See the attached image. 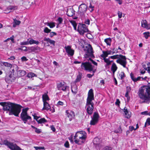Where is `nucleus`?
<instances>
[{
	"instance_id": "obj_1",
	"label": "nucleus",
	"mask_w": 150,
	"mask_h": 150,
	"mask_svg": "<svg viewBox=\"0 0 150 150\" xmlns=\"http://www.w3.org/2000/svg\"><path fill=\"white\" fill-rule=\"evenodd\" d=\"M0 105L3 106V109L4 111H9V115H14L16 117L18 116L22 107L19 105L10 102H0Z\"/></svg>"
},
{
	"instance_id": "obj_2",
	"label": "nucleus",
	"mask_w": 150,
	"mask_h": 150,
	"mask_svg": "<svg viewBox=\"0 0 150 150\" xmlns=\"http://www.w3.org/2000/svg\"><path fill=\"white\" fill-rule=\"evenodd\" d=\"M140 98L143 100L142 103H149L150 102V83L147 86H143L140 88L138 92Z\"/></svg>"
},
{
	"instance_id": "obj_3",
	"label": "nucleus",
	"mask_w": 150,
	"mask_h": 150,
	"mask_svg": "<svg viewBox=\"0 0 150 150\" xmlns=\"http://www.w3.org/2000/svg\"><path fill=\"white\" fill-rule=\"evenodd\" d=\"M86 138V133L85 131H81L77 132L74 136L75 143L78 145L84 142Z\"/></svg>"
},
{
	"instance_id": "obj_4",
	"label": "nucleus",
	"mask_w": 150,
	"mask_h": 150,
	"mask_svg": "<svg viewBox=\"0 0 150 150\" xmlns=\"http://www.w3.org/2000/svg\"><path fill=\"white\" fill-rule=\"evenodd\" d=\"M84 50L85 53L84 55L85 58H94L95 57L93 54V49L90 44L86 45L84 48Z\"/></svg>"
},
{
	"instance_id": "obj_5",
	"label": "nucleus",
	"mask_w": 150,
	"mask_h": 150,
	"mask_svg": "<svg viewBox=\"0 0 150 150\" xmlns=\"http://www.w3.org/2000/svg\"><path fill=\"white\" fill-rule=\"evenodd\" d=\"M81 68L82 69L91 72L92 71L94 70V66L89 62H82L81 65Z\"/></svg>"
},
{
	"instance_id": "obj_6",
	"label": "nucleus",
	"mask_w": 150,
	"mask_h": 150,
	"mask_svg": "<svg viewBox=\"0 0 150 150\" xmlns=\"http://www.w3.org/2000/svg\"><path fill=\"white\" fill-rule=\"evenodd\" d=\"M28 108H26L23 109L21 114V120L24 122V123H26L28 120H31V117L29 116L27 114V111Z\"/></svg>"
},
{
	"instance_id": "obj_7",
	"label": "nucleus",
	"mask_w": 150,
	"mask_h": 150,
	"mask_svg": "<svg viewBox=\"0 0 150 150\" xmlns=\"http://www.w3.org/2000/svg\"><path fill=\"white\" fill-rule=\"evenodd\" d=\"M88 29L85 24L79 23L78 26L77 31L81 35H83L86 33L88 32Z\"/></svg>"
},
{
	"instance_id": "obj_8",
	"label": "nucleus",
	"mask_w": 150,
	"mask_h": 150,
	"mask_svg": "<svg viewBox=\"0 0 150 150\" xmlns=\"http://www.w3.org/2000/svg\"><path fill=\"white\" fill-rule=\"evenodd\" d=\"M100 116L98 113L97 112H95L93 116L91 117V120L90 122V124L91 125H94L96 124L98 122Z\"/></svg>"
},
{
	"instance_id": "obj_9",
	"label": "nucleus",
	"mask_w": 150,
	"mask_h": 150,
	"mask_svg": "<svg viewBox=\"0 0 150 150\" xmlns=\"http://www.w3.org/2000/svg\"><path fill=\"white\" fill-rule=\"evenodd\" d=\"M94 103L92 102H87L86 105V111L89 115H91L93 112L94 108Z\"/></svg>"
},
{
	"instance_id": "obj_10",
	"label": "nucleus",
	"mask_w": 150,
	"mask_h": 150,
	"mask_svg": "<svg viewBox=\"0 0 150 150\" xmlns=\"http://www.w3.org/2000/svg\"><path fill=\"white\" fill-rule=\"evenodd\" d=\"M116 62L123 66L124 68H126L127 69H128V68L126 67L127 62L125 56L120 55V58L116 60Z\"/></svg>"
},
{
	"instance_id": "obj_11",
	"label": "nucleus",
	"mask_w": 150,
	"mask_h": 150,
	"mask_svg": "<svg viewBox=\"0 0 150 150\" xmlns=\"http://www.w3.org/2000/svg\"><path fill=\"white\" fill-rule=\"evenodd\" d=\"M64 48L69 56H72L74 55V50L71 49V46L70 45L66 46Z\"/></svg>"
},
{
	"instance_id": "obj_12",
	"label": "nucleus",
	"mask_w": 150,
	"mask_h": 150,
	"mask_svg": "<svg viewBox=\"0 0 150 150\" xmlns=\"http://www.w3.org/2000/svg\"><path fill=\"white\" fill-rule=\"evenodd\" d=\"M13 75L14 74H12V73H9L8 76L6 75L5 78V81L6 82L8 83H10L14 81L16 78Z\"/></svg>"
},
{
	"instance_id": "obj_13",
	"label": "nucleus",
	"mask_w": 150,
	"mask_h": 150,
	"mask_svg": "<svg viewBox=\"0 0 150 150\" xmlns=\"http://www.w3.org/2000/svg\"><path fill=\"white\" fill-rule=\"evenodd\" d=\"M57 88L59 91L62 90L65 91L68 87L64 85V82H61L57 83Z\"/></svg>"
},
{
	"instance_id": "obj_14",
	"label": "nucleus",
	"mask_w": 150,
	"mask_h": 150,
	"mask_svg": "<svg viewBox=\"0 0 150 150\" xmlns=\"http://www.w3.org/2000/svg\"><path fill=\"white\" fill-rule=\"evenodd\" d=\"M94 99L93 90L92 89L89 90L88 93V96L87 99V102H92Z\"/></svg>"
},
{
	"instance_id": "obj_15",
	"label": "nucleus",
	"mask_w": 150,
	"mask_h": 150,
	"mask_svg": "<svg viewBox=\"0 0 150 150\" xmlns=\"http://www.w3.org/2000/svg\"><path fill=\"white\" fill-rule=\"evenodd\" d=\"M66 113L67 118H69V121H71L72 118L74 116V112L70 110H66Z\"/></svg>"
},
{
	"instance_id": "obj_16",
	"label": "nucleus",
	"mask_w": 150,
	"mask_h": 150,
	"mask_svg": "<svg viewBox=\"0 0 150 150\" xmlns=\"http://www.w3.org/2000/svg\"><path fill=\"white\" fill-rule=\"evenodd\" d=\"M87 6L85 4H82L79 6V11L86 13L87 10Z\"/></svg>"
},
{
	"instance_id": "obj_17",
	"label": "nucleus",
	"mask_w": 150,
	"mask_h": 150,
	"mask_svg": "<svg viewBox=\"0 0 150 150\" xmlns=\"http://www.w3.org/2000/svg\"><path fill=\"white\" fill-rule=\"evenodd\" d=\"M26 73L25 71L21 70L19 67H18V69L17 72V75L18 77L23 76L25 75Z\"/></svg>"
},
{
	"instance_id": "obj_18",
	"label": "nucleus",
	"mask_w": 150,
	"mask_h": 150,
	"mask_svg": "<svg viewBox=\"0 0 150 150\" xmlns=\"http://www.w3.org/2000/svg\"><path fill=\"white\" fill-rule=\"evenodd\" d=\"M141 26L143 28L147 29H149L150 28V25L147 24V22L145 20L142 21Z\"/></svg>"
},
{
	"instance_id": "obj_19",
	"label": "nucleus",
	"mask_w": 150,
	"mask_h": 150,
	"mask_svg": "<svg viewBox=\"0 0 150 150\" xmlns=\"http://www.w3.org/2000/svg\"><path fill=\"white\" fill-rule=\"evenodd\" d=\"M74 10L72 8H68L67 13V15L69 17H71L74 14Z\"/></svg>"
},
{
	"instance_id": "obj_20",
	"label": "nucleus",
	"mask_w": 150,
	"mask_h": 150,
	"mask_svg": "<svg viewBox=\"0 0 150 150\" xmlns=\"http://www.w3.org/2000/svg\"><path fill=\"white\" fill-rule=\"evenodd\" d=\"M17 8V7L16 6H8V7L4 11V13H8L11 12L10 10H15Z\"/></svg>"
},
{
	"instance_id": "obj_21",
	"label": "nucleus",
	"mask_w": 150,
	"mask_h": 150,
	"mask_svg": "<svg viewBox=\"0 0 150 150\" xmlns=\"http://www.w3.org/2000/svg\"><path fill=\"white\" fill-rule=\"evenodd\" d=\"M103 54L100 55V57L103 58V59L105 62H108V59L106 58L108 55L107 52L106 51H103Z\"/></svg>"
},
{
	"instance_id": "obj_22",
	"label": "nucleus",
	"mask_w": 150,
	"mask_h": 150,
	"mask_svg": "<svg viewBox=\"0 0 150 150\" xmlns=\"http://www.w3.org/2000/svg\"><path fill=\"white\" fill-rule=\"evenodd\" d=\"M44 41H46L47 43H50V44H52L53 45H55V42L53 40L50 39L49 38L45 37L43 39Z\"/></svg>"
},
{
	"instance_id": "obj_23",
	"label": "nucleus",
	"mask_w": 150,
	"mask_h": 150,
	"mask_svg": "<svg viewBox=\"0 0 150 150\" xmlns=\"http://www.w3.org/2000/svg\"><path fill=\"white\" fill-rule=\"evenodd\" d=\"M50 108V106L47 102H43V107L42 109V110H46L48 111Z\"/></svg>"
},
{
	"instance_id": "obj_24",
	"label": "nucleus",
	"mask_w": 150,
	"mask_h": 150,
	"mask_svg": "<svg viewBox=\"0 0 150 150\" xmlns=\"http://www.w3.org/2000/svg\"><path fill=\"white\" fill-rule=\"evenodd\" d=\"M18 67L17 65L15 64L13 65L12 67L11 68L12 69V71H10L9 74L12 73V74H14L15 71L17 72L18 69Z\"/></svg>"
},
{
	"instance_id": "obj_25",
	"label": "nucleus",
	"mask_w": 150,
	"mask_h": 150,
	"mask_svg": "<svg viewBox=\"0 0 150 150\" xmlns=\"http://www.w3.org/2000/svg\"><path fill=\"white\" fill-rule=\"evenodd\" d=\"M123 110L124 112L125 117L128 119L130 118L131 117V115L130 114H129V112L128 111L127 108L126 107H125Z\"/></svg>"
},
{
	"instance_id": "obj_26",
	"label": "nucleus",
	"mask_w": 150,
	"mask_h": 150,
	"mask_svg": "<svg viewBox=\"0 0 150 150\" xmlns=\"http://www.w3.org/2000/svg\"><path fill=\"white\" fill-rule=\"evenodd\" d=\"M28 39L29 44L32 45L33 44H36L38 45L39 43L38 41L34 40L33 39L29 38Z\"/></svg>"
},
{
	"instance_id": "obj_27",
	"label": "nucleus",
	"mask_w": 150,
	"mask_h": 150,
	"mask_svg": "<svg viewBox=\"0 0 150 150\" xmlns=\"http://www.w3.org/2000/svg\"><path fill=\"white\" fill-rule=\"evenodd\" d=\"M117 69L116 64L115 63H113L112 65L111 68V70L112 71V73L114 74L115 72L116 71Z\"/></svg>"
},
{
	"instance_id": "obj_28",
	"label": "nucleus",
	"mask_w": 150,
	"mask_h": 150,
	"mask_svg": "<svg viewBox=\"0 0 150 150\" xmlns=\"http://www.w3.org/2000/svg\"><path fill=\"white\" fill-rule=\"evenodd\" d=\"M42 98L43 102H47V100H50L48 95L46 93L42 95Z\"/></svg>"
},
{
	"instance_id": "obj_29",
	"label": "nucleus",
	"mask_w": 150,
	"mask_h": 150,
	"mask_svg": "<svg viewBox=\"0 0 150 150\" xmlns=\"http://www.w3.org/2000/svg\"><path fill=\"white\" fill-rule=\"evenodd\" d=\"M77 87L76 85H74L71 87L72 92L74 94H76L77 91Z\"/></svg>"
},
{
	"instance_id": "obj_30",
	"label": "nucleus",
	"mask_w": 150,
	"mask_h": 150,
	"mask_svg": "<svg viewBox=\"0 0 150 150\" xmlns=\"http://www.w3.org/2000/svg\"><path fill=\"white\" fill-rule=\"evenodd\" d=\"M100 139L98 137L94 138L93 139V142L94 144L98 145L100 143Z\"/></svg>"
},
{
	"instance_id": "obj_31",
	"label": "nucleus",
	"mask_w": 150,
	"mask_h": 150,
	"mask_svg": "<svg viewBox=\"0 0 150 150\" xmlns=\"http://www.w3.org/2000/svg\"><path fill=\"white\" fill-rule=\"evenodd\" d=\"M112 41L111 39L108 38L105 39L104 41L107 44V45H110Z\"/></svg>"
},
{
	"instance_id": "obj_32",
	"label": "nucleus",
	"mask_w": 150,
	"mask_h": 150,
	"mask_svg": "<svg viewBox=\"0 0 150 150\" xmlns=\"http://www.w3.org/2000/svg\"><path fill=\"white\" fill-rule=\"evenodd\" d=\"M84 13L83 12H82L81 11H79V15L81 19L82 20H83V19H84L85 18V13Z\"/></svg>"
},
{
	"instance_id": "obj_33",
	"label": "nucleus",
	"mask_w": 150,
	"mask_h": 150,
	"mask_svg": "<svg viewBox=\"0 0 150 150\" xmlns=\"http://www.w3.org/2000/svg\"><path fill=\"white\" fill-rule=\"evenodd\" d=\"M46 25L51 28H53L55 26V23L54 22L47 23H46Z\"/></svg>"
},
{
	"instance_id": "obj_34",
	"label": "nucleus",
	"mask_w": 150,
	"mask_h": 150,
	"mask_svg": "<svg viewBox=\"0 0 150 150\" xmlns=\"http://www.w3.org/2000/svg\"><path fill=\"white\" fill-rule=\"evenodd\" d=\"M47 122V120L45 118H41L38 121L39 124L44 123Z\"/></svg>"
},
{
	"instance_id": "obj_35",
	"label": "nucleus",
	"mask_w": 150,
	"mask_h": 150,
	"mask_svg": "<svg viewBox=\"0 0 150 150\" xmlns=\"http://www.w3.org/2000/svg\"><path fill=\"white\" fill-rule=\"evenodd\" d=\"M70 22L73 26L74 30H76L77 24L75 21H70Z\"/></svg>"
},
{
	"instance_id": "obj_36",
	"label": "nucleus",
	"mask_w": 150,
	"mask_h": 150,
	"mask_svg": "<svg viewBox=\"0 0 150 150\" xmlns=\"http://www.w3.org/2000/svg\"><path fill=\"white\" fill-rule=\"evenodd\" d=\"M120 55L121 54L119 55L118 54H117V55H113V56H110L109 57V58H111L112 59H119V58H120Z\"/></svg>"
},
{
	"instance_id": "obj_37",
	"label": "nucleus",
	"mask_w": 150,
	"mask_h": 150,
	"mask_svg": "<svg viewBox=\"0 0 150 150\" xmlns=\"http://www.w3.org/2000/svg\"><path fill=\"white\" fill-rule=\"evenodd\" d=\"M3 64L5 67H10V68H11L13 66L11 64L7 62H4L3 63Z\"/></svg>"
},
{
	"instance_id": "obj_38",
	"label": "nucleus",
	"mask_w": 150,
	"mask_h": 150,
	"mask_svg": "<svg viewBox=\"0 0 150 150\" xmlns=\"http://www.w3.org/2000/svg\"><path fill=\"white\" fill-rule=\"evenodd\" d=\"M122 130L121 129L120 126H119L118 128L115 129L114 131V132L116 133H121L122 132Z\"/></svg>"
},
{
	"instance_id": "obj_39",
	"label": "nucleus",
	"mask_w": 150,
	"mask_h": 150,
	"mask_svg": "<svg viewBox=\"0 0 150 150\" xmlns=\"http://www.w3.org/2000/svg\"><path fill=\"white\" fill-rule=\"evenodd\" d=\"M28 50H30L31 52H34L37 50V49L34 47H28Z\"/></svg>"
},
{
	"instance_id": "obj_40",
	"label": "nucleus",
	"mask_w": 150,
	"mask_h": 150,
	"mask_svg": "<svg viewBox=\"0 0 150 150\" xmlns=\"http://www.w3.org/2000/svg\"><path fill=\"white\" fill-rule=\"evenodd\" d=\"M96 69H95L93 71H92L93 74H88L87 75V76L89 78H91L94 75V74L96 72Z\"/></svg>"
},
{
	"instance_id": "obj_41",
	"label": "nucleus",
	"mask_w": 150,
	"mask_h": 150,
	"mask_svg": "<svg viewBox=\"0 0 150 150\" xmlns=\"http://www.w3.org/2000/svg\"><path fill=\"white\" fill-rule=\"evenodd\" d=\"M119 76H120L121 80L123 79L125 77V75L124 73L123 72H122L120 73L119 74Z\"/></svg>"
},
{
	"instance_id": "obj_42",
	"label": "nucleus",
	"mask_w": 150,
	"mask_h": 150,
	"mask_svg": "<svg viewBox=\"0 0 150 150\" xmlns=\"http://www.w3.org/2000/svg\"><path fill=\"white\" fill-rule=\"evenodd\" d=\"M13 20L14 22V24L13 25V27H15V25H19L21 23V21H20L17 20H16L15 18L14 19H13Z\"/></svg>"
},
{
	"instance_id": "obj_43",
	"label": "nucleus",
	"mask_w": 150,
	"mask_h": 150,
	"mask_svg": "<svg viewBox=\"0 0 150 150\" xmlns=\"http://www.w3.org/2000/svg\"><path fill=\"white\" fill-rule=\"evenodd\" d=\"M51 30L49 29L48 28L45 27L43 30V32L45 33H50L51 31Z\"/></svg>"
},
{
	"instance_id": "obj_44",
	"label": "nucleus",
	"mask_w": 150,
	"mask_h": 150,
	"mask_svg": "<svg viewBox=\"0 0 150 150\" xmlns=\"http://www.w3.org/2000/svg\"><path fill=\"white\" fill-rule=\"evenodd\" d=\"M150 125V118H148L146 120V122L145 123L144 127H146L147 125Z\"/></svg>"
},
{
	"instance_id": "obj_45",
	"label": "nucleus",
	"mask_w": 150,
	"mask_h": 150,
	"mask_svg": "<svg viewBox=\"0 0 150 150\" xmlns=\"http://www.w3.org/2000/svg\"><path fill=\"white\" fill-rule=\"evenodd\" d=\"M20 45H29L28 42V39H27V41H25L21 42L20 43Z\"/></svg>"
},
{
	"instance_id": "obj_46",
	"label": "nucleus",
	"mask_w": 150,
	"mask_h": 150,
	"mask_svg": "<svg viewBox=\"0 0 150 150\" xmlns=\"http://www.w3.org/2000/svg\"><path fill=\"white\" fill-rule=\"evenodd\" d=\"M19 50H23L25 51H27L28 50V47L25 46H23L19 48Z\"/></svg>"
},
{
	"instance_id": "obj_47",
	"label": "nucleus",
	"mask_w": 150,
	"mask_h": 150,
	"mask_svg": "<svg viewBox=\"0 0 150 150\" xmlns=\"http://www.w3.org/2000/svg\"><path fill=\"white\" fill-rule=\"evenodd\" d=\"M35 75V74L34 73H33L32 72H30L28 74L27 76L29 78H32V77H34Z\"/></svg>"
},
{
	"instance_id": "obj_48",
	"label": "nucleus",
	"mask_w": 150,
	"mask_h": 150,
	"mask_svg": "<svg viewBox=\"0 0 150 150\" xmlns=\"http://www.w3.org/2000/svg\"><path fill=\"white\" fill-rule=\"evenodd\" d=\"M144 37L146 39H148L149 36V32H146L143 33Z\"/></svg>"
},
{
	"instance_id": "obj_49",
	"label": "nucleus",
	"mask_w": 150,
	"mask_h": 150,
	"mask_svg": "<svg viewBox=\"0 0 150 150\" xmlns=\"http://www.w3.org/2000/svg\"><path fill=\"white\" fill-rule=\"evenodd\" d=\"M108 62H105L106 63V64L105 65V67L110 65V64H111V63L113 62V60L110 61L109 60L110 58H109V57L108 58Z\"/></svg>"
},
{
	"instance_id": "obj_50",
	"label": "nucleus",
	"mask_w": 150,
	"mask_h": 150,
	"mask_svg": "<svg viewBox=\"0 0 150 150\" xmlns=\"http://www.w3.org/2000/svg\"><path fill=\"white\" fill-rule=\"evenodd\" d=\"M15 38V37L14 35H13L10 38H8L7 39V40H8V41L9 40H11V42L12 43H14V38Z\"/></svg>"
},
{
	"instance_id": "obj_51",
	"label": "nucleus",
	"mask_w": 150,
	"mask_h": 150,
	"mask_svg": "<svg viewBox=\"0 0 150 150\" xmlns=\"http://www.w3.org/2000/svg\"><path fill=\"white\" fill-rule=\"evenodd\" d=\"M57 35V33L55 32H50V36L51 38H52L54 35Z\"/></svg>"
},
{
	"instance_id": "obj_52",
	"label": "nucleus",
	"mask_w": 150,
	"mask_h": 150,
	"mask_svg": "<svg viewBox=\"0 0 150 150\" xmlns=\"http://www.w3.org/2000/svg\"><path fill=\"white\" fill-rule=\"evenodd\" d=\"M57 21H58L59 24H61L62 23V22H63V19L62 18L59 17L58 18Z\"/></svg>"
},
{
	"instance_id": "obj_53",
	"label": "nucleus",
	"mask_w": 150,
	"mask_h": 150,
	"mask_svg": "<svg viewBox=\"0 0 150 150\" xmlns=\"http://www.w3.org/2000/svg\"><path fill=\"white\" fill-rule=\"evenodd\" d=\"M34 147L36 150L45 149V147L44 146H35Z\"/></svg>"
},
{
	"instance_id": "obj_54",
	"label": "nucleus",
	"mask_w": 150,
	"mask_h": 150,
	"mask_svg": "<svg viewBox=\"0 0 150 150\" xmlns=\"http://www.w3.org/2000/svg\"><path fill=\"white\" fill-rule=\"evenodd\" d=\"M81 79V76L80 75H79L78 76H77L75 82H77L79 81Z\"/></svg>"
},
{
	"instance_id": "obj_55",
	"label": "nucleus",
	"mask_w": 150,
	"mask_h": 150,
	"mask_svg": "<svg viewBox=\"0 0 150 150\" xmlns=\"http://www.w3.org/2000/svg\"><path fill=\"white\" fill-rule=\"evenodd\" d=\"M89 58V60H90L92 64H94L95 66H97L98 64L97 62L94 61L93 59H92L91 58Z\"/></svg>"
},
{
	"instance_id": "obj_56",
	"label": "nucleus",
	"mask_w": 150,
	"mask_h": 150,
	"mask_svg": "<svg viewBox=\"0 0 150 150\" xmlns=\"http://www.w3.org/2000/svg\"><path fill=\"white\" fill-rule=\"evenodd\" d=\"M125 96L127 98V101H129L130 99V97L129 95L128 92V91H127L125 95Z\"/></svg>"
},
{
	"instance_id": "obj_57",
	"label": "nucleus",
	"mask_w": 150,
	"mask_h": 150,
	"mask_svg": "<svg viewBox=\"0 0 150 150\" xmlns=\"http://www.w3.org/2000/svg\"><path fill=\"white\" fill-rule=\"evenodd\" d=\"M64 146L65 147L67 148H69V142L68 141L66 142L64 144Z\"/></svg>"
},
{
	"instance_id": "obj_58",
	"label": "nucleus",
	"mask_w": 150,
	"mask_h": 150,
	"mask_svg": "<svg viewBox=\"0 0 150 150\" xmlns=\"http://www.w3.org/2000/svg\"><path fill=\"white\" fill-rule=\"evenodd\" d=\"M147 65H148V67L147 68V70L148 72L149 73H150V63L149 62H148L147 63Z\"/></svg>"
},
{
	"instance_id": "obj_59",
	"label": "nucleus",
	"mask_w": 150,
	"mask_h": 150,
	"mask_svg": "<svg viewBox=\"0 0 150 150\" xmlns=\"http://www.w3.org/2000/svg\"><path fill=\"white\" fill-rule=\"evenodd\" d=\"M73 137H74V134H71V135L70 137L69 138V140L71 142V143H73V142H74V141H73L74 140H73Z\"/></svg>"
},
{
	"instance_id": "obj_60",
	"label": "nucleus",
	"mask_w": 150,
	"mask_h": 150,
	"mask_svg": "<svg viewBox=\"0 0 150 150\" xmlns=\"http://www.w3.org/2000/svg\"><path fill=\"white\" fill-rule=\"evenodd\" d=\"M89 7V8L91 9V10H90L91 12H92L93 11V8H94V6L92 5L91 3H90Z\"/></svg>"
},
{
	"instance_id": "obj_61",
	"label": "nucleus",
	"mask_w": 150,
	"mask_h": 150,
	"mask_svg": "<svg viewBox=\"0 0 150 150\" xmlns=\"http://www.w3.org/2000/svg\"><path fill=\"white\" fill-rule=\"evenodd\" d=\"M120 104V101L118 99H116V101L115 102V104L118 106H119Z\"/></svg>"
},
{
	"instance_id": "obj_62",
	"label": "nucleus",
	"mask_w": 150,
	"mask_h": 150,
	"mask_svg": "<svg viewBox=\"0 0 150 150\" xmlns=\"http://www.w3.org/2000/svg\"><path fill=\"white\" fill-rule=\"evenodd\" d=\"M141 114L142 115H148V111H146L144 112H141Z\"/></svg>"
},
{
	"instance_id": "obj_63",
	"label": "nucleus",
	"mask_w": 150,
	"mask_h": 150,
	"mask_svg": "<svg viewBox=\"0 0 150 150\" xmlns=\"http://www.w3.org/2000/svg\"><path fill=\"white\" fill-rule=\"evenodd\" d=\"M130 76L131 79L134 81V79H135V78L134 77V74L132 73H130Z\"/></svg>"
},
{
	"instance_id": "obj_64",
	"label": "nucleus",
	"mask_w": 150,
	"mask_h": 150,
	"mask_svg": "<svg viewBox=\"0 0 150 150\" xmlns=\"http://www.w3.org/2000/svg\"><path fill=\"white\" fill-rule=\"evenodd\" d=\"M117 15L119 18H120L122 16V13L121 12H120V11H118L117 13Z\"/></svg>"
}]
</instances>
